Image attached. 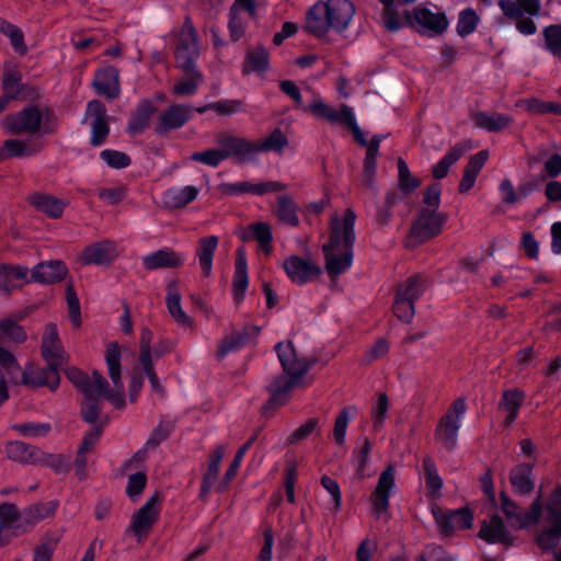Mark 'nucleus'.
<instances>
[{
	"instance_id": "1",
	"label": "nucleus",
	"mask_w": 561,
	"mask_h": 561,
	"mask_svg": "<svg viewBox=\"0 0 561 561\" xmlns=\"http://www.w3.org/2000/svg\"><path fill=\"white\" fill-rule=\"evenodd\" d=\"M501 508L513 527L540 524L543 529L537 536V542L541 549H551L558 545L561 537V484L554 489L546 506H542L539 495L529 511L522 513L515 502L502 494Z\"/></svg>"
},
{
	"instance_id": "2",
	"label": "nucleus",
	"mask_w": 561,
	"mask_h": 561,
	"mask_svg": "<svg viewBox=\"0 0 561 561\" xmlns=\"http://www.w3.org/2000/svg\"><path fill=\"white\" fill-rule=\"evenodd\" d=\"M128 353L129 350L117 342H110L105 347L104 359L112 388H108L105 378L98 371L88 376L77 368H69L67 377L87 400L107 399L116 408H122L125 403L122 359Z\"/></svg>"
},
{
	"instance_id": "3",
	"label": "nucleus",
	"mask_w": 561,
	"mask_h": 561,
	"mask_svg": "<svg viewBox=\"0 0 561 561\" xmlns=\"http://www.w3.org/2000/svg\"><path fill=\"white\" fill-rule=\"evenodd\" d=\"M355 220L356 215L350 208L342 215H333L331 217L329 240L322 245L325 271L330 277H336L348 271L352 266Z\"/></svg>"
},
{
	"instance_id": "4",
	"label": "nucleus",
	"mask_w": 561,
	"mask_h": 561,
	"mask_svg": "<svg viewBox=\"0 0 561 561\" xmlns=\"http://www.w3.org/2000/svg\"><path fill=\"white\" fill-rule=\"evenodd\" d=\"M356 9L351 0H327L317 2L308 12L307 28L319 38L330 31L345 32L352 23Z\"/></svg>"
},
{
	"instance_id": "5",
	"label": "nucleus",
	"mask_w": 561,
	"mask_h": 561,
	"mask_svg": "<svg viewBox=\"0 0 561 561\" xmlns=\"http://www.w3.org/2000/svg\"><path fill=\"white\" fill-rule=\"evenodd\" d=\"M199 56L197 35L192 22L187 19L181 27L176 60L179 67L184 70L180 82L173 87V92L180 96H191L196 93L203 81L201 71L195 67Z\"/></svg>"
},
{
	"instance_id": "6",
	"label": "nucleus",
	"mask_w": 561,
	"mask_h": 561,
	"mask_svg": "<svg viewBox=\"0 0 561 561\" xmlns=\"http://www.w3.org/2000/svg\"><path fill=\"white\" fill-rule=\"evenodd\" d=\"M275 351L283 370L287 375V377H277L270 385L271 399L268 403L278 407L284 404L291 390L300 385L302 377L310 368V364L305 357H299L296 354L291 342L277 343Z\"/></svg>"
},
{
	"instance_id": "7",
	"label": "nucleus",
	"mask_w": 561,
	"mask_h": 561,
	"mask_svg": "<svg viewBox=\"0 0 561 561\" xmlns=\"http://www.w3.org/2000/svg\"><path fill=\"white\" fill-rule=\"evenodd\" d=\"M1 127L5 133L12 135L22 133L45 135L55 130L50 113L35 106H28L18 113L7 115L1 121Z\"/></svg>"
},
{
	"instance_id": "8",
	"label": "nucleus",
	"mask_w": 561,
	"mask_h": 561,
	"mask_svg": "<svg viewBox=\"0 0 561 561\" xmlns=\"http://www.w3.org/2000/svg\"><path fill=\"white\" fill-rule=\"evenodd\" d=\"M425 288V278L421 275H413L399 285L392 306L393 313L399 320L410 322L413 319L414 304Z\"/></svg>"
},
{
	"instance_id": "9",
	"label": "nucleus",
	"mask_w": 561,
	"mask_h": 561,
	"mask_svg": "<svg viewBox=\"0 0 561 561\" xmlns=\"http://www.w3.org/2000/svg\"><path fill=\"white\" fill-rule=\"evenodd\" d=\"M42 356L48 365V380L46 382H57V370L68 360V354L59 339L56 324L49 323L46 325L42 345Z\"/></svg>"
},
{
	"instance_id": "10",
	"label": "nucleus",
	"mask_w": 561,
	"mask_h": 561,
	"mask_svg": "<svg viewBox=\"0 0 561 561\" xmlns=\"http://www.w3.org/2000/svg\"><path fill=\"white\" fill-rule=\"evenodd\" d=\"M499 5L505 16L518 20L516 27L522 34L536 33L537 26L531 18L539 15L540 0H500Z\"/></svg>"
},
{
	"instance_id": "11",
	"label": "nucleus",
	"mask_w": 561,
	"mask_h": 561,
	"mask_svg": "<svg viewBox=\"0 0 561 561\" xmlns=\"http://www.w3.org/2000/svg\"><path fill=\"white\" fill-rule=\"evenodd\" d=\"M467 412V405L463 398L457 399L445 415L438 422L435 430V437L447 449H454L458 440V432L462 424V419Z\"/></svg>"
},
{
	"instance_id": "12",
	"label": "nucleus",
	"mask_w": 561,
	"mask_h": 561,
	"mask_svg": "<svg viewBox=\"0 0 561 561\" xmlns=\"http://www.w3.org/2000/svg\"><path fill=\"white\" fill-rule=\"evenodd\" d=\"M445 217L435 209L423 208L407 238V247L414 248L438 234Z\"/></svg>"
},
{
	"instance_id": "13",
	"label": "nucleus",
	"mask_w": 561,
	"mask_h": 561,
	"mask_svg": "<svg viewBox=\"0 0 561 561\" xmlns=\"http://www.w3.org/2000/svg\"><path fill=\"white\" fill-rule=\"evenodd\" d=\"M396 469L389 465L379 476L377 485L370 494L371 513L376 518H381L389 510L390 497L394 494Z\"/></svg>"
},
{
	"instance_id": "14",
	"label": "nucleus",
	"mask_w": 561,
	"mask_h": 561,
	"mask_svg": "<svg viewBox=\"0 0 561 561\" xmlns=\"http://www.w3.org/2000/svg\"><path fill=\"white\" fill-rule=\"evenodd\" d=\"M159 496L152 495L147 502L137 511L131 517L128 530L134 534L137 541H142L153 524L158 520L159 511Z\"/></svg>"
},
{
	"instance_id": "15",
	"label": "nucleus",
	"mask_w": 561,
	"mask_h": 561,
	"mask_svg": "<svg viewBox=\"0 0 561 561\" xmlns=\"http://www.w3.org/2000/svg\"><path fill=\"white\" fill-rule=\"evenodd\" d=\"M26 333L23 328L18 325L15 322L10 319H4L0 321V343L5 341H12L15 343H21L25 341ZM0 368L7 371L8 376H11L18 371V364L14 356L0 347Z\"/></svg>"
},
{
	"instance_id": "16",
	"label": "nucleus",
	"mask_w": 561,
	"mask_h": 561,
	"mask_svg": "<svg viewBox=\"0 0 561 561\" xmlns=\"http://www.w3.org/2000/svg\"><path fill=\"white\" fill-rule=\"evenodd\" d=\"M287 276L295 284L302 285L317 278L322 270L309 256L291 255L284 261Z\"/></svg>"
},
{
	"instance_id": "17",
	"label": "nucleus",
	"mask_w": 561,
	"mask_h": 561,
	"mask_svg": "<svg viewBox=\"0 0 561 561\" xmlns=\"http://www.w3.org/2000/svg\"><path fill=\"white\" fill-rule=\"evenodd\" d=\"M117 255L115 242L102 240L87 245L78 255L81 265H106Z\"/></svg>"
},
{
	"instance_id": "18",
	"label": "nucleus",
	"mask_w": 561,
	"mask_h": 561,
	"mask_svg": "<svg viewBox=\"0 0 561 561\" xmlns=\"http://www.w3.org/2000/svg\"><path fill=\"white\" fill-rule=\"evenodd\" d=\"M85 121L91 126V142L100 146L108 135L106 108L101 101L92 100L87 105Z\"/></svg>"
},
{
	"instance_id": "19",
	"label": "nucleus",
	"mask_w": 561,
	"mask_h": 561,
	"mask_svg": "<svg viewBox=\"0 0 561 561\" xmlns=\"http://www.w3.org/2000/svg\"><path fill=\"white\" fill-rule=\"evenodd\" d=\"M56 504L54 502L34 504L22 512L15 508L13 518L14 534L24 533L28 527L48 518L55 514Z\"/></svg>"
},
{
	"instance_id": "20",
	"label": "nucleus",
	"mask_w": 561,
	"mask_h": 561,
	"mask_svg": "<svg viewBox=\"0 0 561 561\" xmlns=\"http://www.w3.org/2000/svg\"><path fill=\"white\" fill-rule=\"evenodd\" d=\"M414 21L421 33L431 36L443 34L449 25L448 19L444 12L425 7L414 10Z\"/></svg>"
},
{
	"instance_id": "21",
	"label": "nucleus",
	"mask_w": 561,
	"mask_h": 561,
	"mask_svg": "<svg viewBox=\"0 0 561 561\" xmlns=\"http://www.w3.org/2000/svg\"><path fill=\"white\" fill-rule=\"evenodd\" d=\"M287 186L277 181H267L262 183H252L250 181H239L234 183H221L219 190L222 194L237 196L241 194L263 195L270 192L285 190Z\"/></svg>"
},
{
	"instance_id": "22",
	"label": "nucleus",
	"mask_w": 561,
	"mask_h": 561,
	"mask_svg": "<svg viewBox=\"0 0 561 561\" xmlns=\"http://www.w3.org/2000/svg\"><path fill=\"white\" fill-rule=\"evenodd\" d=\"M224 147L226 159L234 158L238 161H252L257 157L255 142L240 137L228 136L218 140Z\"/></svg>"
},
{
	"instance_id": "23",
	"label": "nucleus",
	"mask_w": 561,
	"mask_h": 561,
	"mask_svg": "<svg viewBox=\"0 0 561 561\" xmlns=\"http://www.w3.org/2000/svg\"><path fill=\"white\" fill-rule=\"evenodd\" d=\"M28 268L24 265H1L0 266V295H8L12 290L22 287L31 282Z\"/></svg>"
},
{
	"instance_id": "24",
	"label": "nucleus",
	"mask_w": 561,
	"mask_h": 561,
	"mask_svg": "<svg viewBox=\"0 0 561 561\" xmlns=\"http://www.w3.org/2000/svg\"><path fill=\"white\" fill-rule=\"evenodd\" d=\"M68 274L66 264L60 260L41 262L31 272V279L41 284L62 280Z\"/></svg>"
},
{
	"instance_id": "25",
	"label": "nucleus",
	"mask_w": 561,
	"mask_h": 561,
	"mask_svg": "<svg viewBox=\"0 0 561 561\" xmlns=\"http://www.w3.org/2000/svg\"><path fill=\"white\" fill-rule=\"evenodd\" d=\"M260 332V327L248 325L227 335L219 345L218 357L224 358L229 353L244 347L253 337L257 336Z\"/></svg>"
},
{
	"instance_id": "26",
	"label": "nucleus",
	"mask_w": 561,
	"mask_h": 561,
	"mask_svg": "<svg viewBox=\"0 0 561 561\" xmlns=\"http://www.w3.org/2000/svg\"><path fill=\"white\" fill-rule=\"evenodd\" d=\"M185 256L169 248L148 253L141 257L145 268L153 271L164 267H178L183 265Z\"/></svg>"
},
{
	"instance_id": "27",
	"label": "nucleus",
	"mask_w": 561,
	"mask_h": 561,
	"mask_svg": "<svg viewBox=\"0 0 561 561\" xmlns=\"http://www.w3.org/2000/svg\"><path fill=\"white\" fill-rule=\"evenodd\" d=\"M182 299L179 290L178 283L172 280L168 284L167 288V308L170 316L181 328H192L193 320L192 318L183 310L182 308Z\"/></svg>"
},
{
	"instance_id": "28",
	"label": "nucleus",
	"mask_w": 561,
	"mask_h": 561,
	"mask_svg": "<svg viewBox=\"0 0 561 561\" xmlns=\"http://www.w3.org/2000/svg\"><path fill=\"white\" fill-rule=\"evenodd\" d=\"M352 107L342 104L340 108H335L327 104L321 98L316 96L313 101L308 105L304 106L302 111L310 112L317 118H324L328 122L335 124H342L345 119L346 112H350Z\"/></svg>"
},
{
	"instance_id": "29",
	"label": "nucleus",
	"mask_w": 561,
	"mask_h": 561,
	"mask_svg": "<svg viewBox=\"0 0 561 561\" xmlns=\"http://www.w3.org/2000/svg\"><path fill=\"white\" fill-rule=\"evenodd\" d=\"M479 537L488 543L512 542V537L501 517L493 515L490 519L484 520L481 525Z\"/></svg>"
},
{
	"instance_id": "30",
	"label": "nucleus",
	"mask_w": 561,
	"mask_h": 561,
	"mask_svg": "<svg viewBox=\"0 0 561 561\" xmlns=\"http://www.w3.org/2000/svg\"><path fill=\"white\" fill-rule=\"evenodd\" d=\"M43 148V141L37 137L26 139H7L3 142V156L7 158L31 157Z\"/></svg>"
},
{
	"instance_id": "31",
	"label": "nucleus",
	"mask_w": 561,
	"mask_h": 561,
	"mask_svg": "<svg viewBox=\"0 0 561 561\" xmlns=\"http://www.w3.org/2000/svg\"><path fill=\"white\" fill-rule=\"evenodd\" d=\"M192 107L184 104L169 106L160 115L159 129L161 131L178 129L182 127L191 116Z\"/></svg>"
},
{
	"instance_id": "32",
	"label": "nucleus",
	"mask_w": 561,
	"mask_h": 561,
	"mask_svg": "<svg viewBox=\"0 0 561 561\" xmlns=\"http://www.w3.org/2000/svg\"><path fill=\"white\" fill-rule=\"evenodd\" d=\"M93 85L99 94L110 99L119 94L118 71L114 67H106L96 72Z\"/></svg>"
},
{
	"instance_id": "33",
	"label": "nucleus",
	"mask_w": 561,
	"mask_h": 561,
	"mask_svg": "<svg viewBox=\"0 0 561 561\" xmlns=\"http://www.w3.org/2000/svg\"><path fill=\"white\" fill-rule=\"evenodd\" d=\"M488 159V150H481L469 159L468 163L465 167L461 181L459 183L460 193H466L473 187L477 178Z\"/></svg>"
},
{
	"instance_id": "34",
	"label": "nucleus",
	"mask_w": 561,
	"mask_h": 561,
	"mask_svg": "<svg viewBox=\"0 0 561 561\" xmlns=\"http://www.w3.org/2000/svg\"><path fill=\"white\" fill-rule=\"evenodd\" d=\"M241 10H245L251 18L255 16V1L254 0H236L230 9L229 31L233 41H238L244 33L243 21L239 18Z\"/></svg>"
},
{
	"instance_id": "35",
	"label": "nucleus",
	"mask_w": 561,
	"mask_h": 561,
	"mask_svg": "<svg viewBox=\"0 0 561 561\" xmlns=\"http://www.w3.org/2000/svg\"><path fill=\"white\" fill-rule=\"evenodd\" d=\"M159 356L160 354L157 351H152L149 346V340L144 339L140 341V354L138 358L139 367L148 377L152 390L162 393V387L153 370V359Z\"/></svg>"
},
{
	"instance_id": "36",
	"label": "nucleus",
	"mask_w": 561,
	"mask_h": 561,
	"mask_svg": "<svg viewBox=\"0 0 561 561\" xmlns=\"http://www.w3.org/2000/svg\"><path fill=\"white\" fill-rule=\"evenodd\" d=\"M199 190L194 185L171 187L163 193V203L169 208H182L197 198Z\"/></svg>"
},
{
	"instance_id": "37",
	"label": "nucleus",
	"mask_w": 561,
	"mask_h": 561,
	"mask_svg": "<svg viewBox=\"0 0 561 561\" xmlns=\"http://www.w3.org/2000/svg\"><path fill=\"white\" fill-rule=\"evenodd\" d=\"M268 53L264 47L259 46L248 50L242 65V72L244 75L255 73L262 76L268 69Z\"/></svg>"
},
{
	"instance_id": "38",
	"label": "nucleus",
	"mask_w": 561,
	"mask_h": 561,
	"mask_svg": "<svg viewBox=\"0 0 561 561\" xmlns=\"http://www.w3.org/2000/svg\"><path fill=\"white\" fill-rule=\"evenodd\" d=\"M524 398V392L517 389H510L503 392L499 408L506 414L504 419L506 426L512 425V423L516 420Z\"/></svg>"
},
{
	"instance_id": "39",
	"label": "nucleus",
	"mask_w": 561,
	"mask_h": 561,
	"mask_svg": "<svg viewBox=\"0 0 561 561\" xmlns=\"http://www.w3.org/2000/svg\"><path fill=\"white\" fill-rule=\"evenodd\" d=\"M5 453L9 459L16 462L33 465L39 461V449L23 442H10L5 447Z\"/></svg>"
},
{
	"instance_id": "40",
	"label": "nucleus",
	"mask_w": 561,
	"mask_h": 561,
	"mask_svg": "<svg viewBox=\"0 0 561 561\" xmlns=\"http://www.w3.org/2000/svg\"><path fill=\"white\" fill-rule=\"evenodd\" d=\"M31 204L50 218H59L65 210V202L47 194H34L31 196Z\"/></svg>"
},
{
	"instance_id": "41",
	"label": "nucleus",
	"mask_w": 561,
	"mask_h": 561,
	"mask_svg": "<svg viewBox=\"0 0 561 561\" xmlns=\"http://www.w3.org/2000/svg\"><path fill=\"white\" fill-rule=\"evenodd\" d=\"M511 483L515 492L520 494L529 493L535 485L533 478V466L520 463L515 466L511 472Z\"/></svg>"
},
{
	"instance_id": "42",
	"label": "nucleus",
	"mask_w": 561,
	"mask_h": 561,
	"mask_svg": "<svg viewBox=\"0 0 561 561\" xmlns=\"http://www.w3.org/2000/svg\"><path fill=\"white\" fill-rule=\"evenodd\" d=\"M218 247V238L209 236L202 238L196 249V256L204 275L208 276L213 270L214 253Z\"/></svg>"
},
{
	"instance_id": "43",
	"label": "nucleus",
	"mask_w": 561,
	"mask_h": 561,
	"mask_svg": "<svg viewBox=\"0 0 561 561\" xmlns=\"http://www.w3.org/2000/svg\"><path fill=\"white\" fill-rule=\"evenodd\" d=\"M472 147L467 144H458L453 147L433 168V175L440 180L445 178L450 168Z\"/></svg>"
},
{
	"instance_id": "44",
	"label": "nucleus",
	"mask_w": 561,
	"mask_h": 561,
	"mask_svg": "<svg viewBox=\"0 0 561 561\" xmlns=\"http://www.w3.org/2000/svg\"><path fill=\"white\" fill-rule=\"evenodd\" d=\"M225 454H226V447L224 445L218 446L214 450V453L209 459L208 466H207V471H206L203 482H202L201 497H205L208 494V492L211 490V488L214 486V484L217 480L218 473H219L220 462H221Z\"/></svg>"
},
{
	"instance_id": "45",
	"label": "nucleus",
	"mask_w": 561,
	"mask_h": 561,
	"mask_svg": "<svg viewBox=\"0 0 561 561\" xmlns=\"http://www.w3.org/2000/svg\"><path fill=\"white\" fill-rule=\"evenodd\" d=\"M473 121L482 129L499 131L512 122V117L502 113L478 112L474 114Z\"/></svg>"
},
{
	"instance_id": "46",
	"label": "nucleus",
	"mask_w": 561,
	"mask_h": 561,
	"mask_svg": "<svg viewBox=\"0 0 561 561\" xmlns=\"http://www.w3.org/2000/svg\"><path fill=\"white\" fill-rule=\"evenodd\" d=\"M47 370H48V366L46 368H42L38 366L28 365L24 369L23 375H22L23 383H25L26 386L33 387V388L45 386V387L50 388L51 390H55L58 387L59 381H60L59 370H57V382L56 383L46 382V379L48 380Z\"/></svg>"
},
{
	"instance_id": "47",
	"label": "nucleus",
	"mask_w": 561,
	"mask_h": 561,
	"mask_svg": "<svg viewBox=\"0 0 561 561\" xmlns=\"http://www.w3.org/2000/svg\"><path fill=\"white\" fill-rule=\"evenodd\" d=\"M298 206L288 195H280L277 198L276 216L285 225L296 227L299 225Z\"/></svg>"
},
{
	"instance_id": "48",
	"label": "nucleus",
	"mask_w": 561,
	"mask_h": 561,
	"mask_svg": "<svg viewBox=\"0 0 561 561\" xmlns=\"http://www.w3.org/2000/svg\"><path fill=\"white\" fill-rule=\"evenodd\" d=\"M356 412V407L348 405L345 407L336 416L333 428V437L337 445H343L345 443L348 423L355 417Z\"/></svg>"
},
{
	"instance_id": "49",
	"label": "nucleus",
	"mask_w": 561,
	"mask_h": 561,
	"mask_svg": "<svg viewBox=\"0 0 561 561\" xmlns=\"http://www.w3.org/2000/svg\"><path fill=\"white\" fill-rule=\"evenodd\" d=\"M243 239H254L266 253L271 251L272 230L267 224L256 222L251 225L243 234Z\"/></svg>"
},
{
	"instance_id": "50",
	"label": "nucleus",
	"mask_w": 561,
	"mask_h": 561,
	"mask_svg": "<svg viewBox=\"0 0 561 561\" xmlns=\"http://www.w3.org/2000/svg\"><path fill=\"white\" fill-rule=\"evenodd\" d=\"M480 23V18L476 10L472 8H466L458 14L456 24L457 34L461 37H466L472 34Z\"/></svg>"
},
{
	"instance_id": "51",
	"label": "nucleus",
	"mask_w": 561,
	"mask_h": 561,
	"mask_svg": "<svg viewBox=\"0 0 561 561\" xmlns=\"http://www.w3.org/2000/svg\"><path fill=\"white\" fill-rule=\"evenodd\" d=\"M154 112L156 106L153 102L149 100L141 101L129 122V129L131 131H138L144 129L149 123V119Z\"/></svg>"
},
{
	"instance_id": "52",
	"label": "nucleus",
	"mask_w": 561,
	"mask_h": 561,
	"mask_svg": "<svg viewBox=\"0 0 561 561\" xmlns=\"http://www.w3.org/2000/svg\"><path fill=\"white\" fill-rule=\"evenodd\" d=\"M423 470L425 482L431 496L438 497L443 486V480L439 477L436 466L431 458H425L423 460Z\"/></svg>"
},
{
	"instance_id": "53",
	"label": "nucleus",
	"mask_w": 561,
	"mask_h": 561,
	"mask_svg": "<svg viewBox=\"0 0 561 561\" xmlns=\"http://www.w3.org/2000/svg\"><path fill=\"white\" fill-rule=\"evenodd\" d=\"M287 137L279 128L274 129L267 137L261 141L255 142L257 154L265 151H282L287 146Z\"/></svg>"
},
{
	"instance_id": "54",
	"label": "nucleus",
	"mask_w": 561,
	"mask_h": 561,
	"mask_svg": "<svg viewBox=\"0 0 561 561\" xmlns=\"http://www.w3.org/2000/svg\"><path fill=\"white\" fill-rule=\"evenodd\" d=\"M378 144H368L366 157L364 160V183L367 187H374V178L377 171Z\"/></svg>"
},
{
	"instance_id": "55",
	"label": "nucleus",
	"mask_w": 561,
	"mask_h": 561,
	"mask_svg": "<svg viewBox=\"0 0 561 561\" xmlns=\"http://www.w3.org/2000/svg\"><path fill=\"white\" fill-rule=\"evenodd\" d=\"M255 440V437H251L236 454L234 456V459L233 461L230 463L224 479L221 482H219L218 484V490L219 491H224L226 490V488L228 486L229 482L231 481V479L236 476L242 460H243V457L244 455L247 454V451L250 449V447L252 446V444L254 443Z\"/></svg>"
},
{
	"instance_id": "56",
	"label": "nucleus",
	"mask_w": 561,
	"mask_h": 561,
	"mask_svg": "<svg viewBox=\"0 0 561 561\" xmlns=\"http://www.w3.org/2000/svg\"><path fill=\"white\" fill-rule=\"evenodd\" d=\"M545 48L561 59V25H550L543 30Z\"/></svg>"
},
{
	"instance_id": "57",
	"label": "nucleus",
	"mask_w": 561,
	"mask_h": 561,
	"mask_svg": "<svg viewBox=\"0 0 561 561\" xmlns=\"http://www.w3.org/2000/svg\"><path fill=\"white\" fill-rule=\"evenodd\" d=\"M191 160L202 162L206 165L216 168L222 161L226 160V154L224 151V147L219 145L218 148L208 149L201 152H194L191 157Z\"/></svg>"
},
{
	"instance_id": "58",
	"label": "nucleus",
	"mask_w": 561,
	"mask_h": 561,
	"mask_svg": "<svg viewBox=\"0 0 561 561\" xmlns=\"http://www.w3.org/2000/svg\"><path fill=\"white\" fill-rule=\"evenodd\" d=\"M398 182L400 190L405 194L414 191L420 185V180L411 174L403 159L398 160Z\"/></svg>"
},
{
	"instance_id": "59",
	"label": "nucleus",
	"mask_w": 561,
	"mask_h": 561,
	"mask_svg": "<svg viewBox=\"0 0 561 561\" xmlns=\"http://www.w3.org/2000/svg\"><path fill=\"white\" fill-rule=\"evenodd\" d=\"M389 400L385 393H379L371 410L373 425L376 431L385 425L388 415Z\"/></svg>"
},
{
	"instance_id": "60",
	"label": "nucleus",
	"mask_w": 561,
	"mask_h": 561,
	"mask_svg": "<svg viewBox=\"0 0 561 561\" xmlns=\"http://www.w3.org/2000/svg\"><path fill=\"white\" fill-rule=\"evenodd\" d=\"M100 158L112 169H125L130 164V158L123 151L104 149Z\"/></svg>"
},
{
	"instance_id": "61",
	"label": "nucleus",
	"mask_w": 561,
	"mask_h": 561,
	"mask_svg": "<svg viewBox=\"0 0 561 561\" xmlns=\"http://www.w3.org/2000/svg\"><path fill=\"white\" fill-rule=\"evenodd\" d=\"M3 96L13 100L21 93V79L19 75L12 70H7L2 82Z\"/></svg>"
},
{
	"instance_id": "62",
	"label": "nucleus",
	"mask_w": 561,
	"mask_h": 561,
	"mask_svg": "<svg viewBox=\"0 0 561 561\" xmlns=\"http://www.w3.org/2000/svg\"><path fill=\"white\" fill-rule=\"evenodd\" d=\"M37 463L49 467L57 473L66 472L69 469V461L65 456L60 454H45L42 450H39V461Z\"/></svg>"
},
{
	"instance_id": "63",
	"label": "nucleus",
	"mask_w": 561,
	"mask_h": 561,
	"mask_svg": "<svg viewBox=\"0 0 561 561\" xmlns=\"http://www.w3.org/2000/svg\"><path fill=\"white\" fill-rule=\"evenodd\" d=\"M147 483V477L145 472H136L128 477L126 493L129 499H137L144 491Z\"/></svg>"
},
{
	"instance_id": "64",
	"label": "nucleus",
	"mask_w": 561,
	"mask_h": 561,
	"mask_svg": "<svg viewBox=\"0 0 561 561\" xmlns=\"http://www.w3.org/2000/svg\"><path fill=\"white\" fill-rule=\"evenodd\" d=\"M415 561H454L446 551L435 545L426 546L423 553H421Z\"/></svg>"
}]
</instances>
